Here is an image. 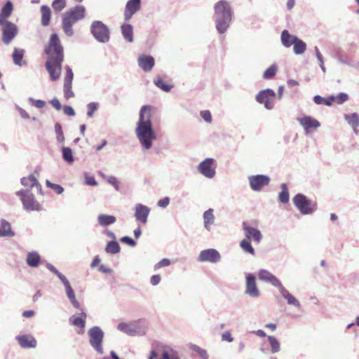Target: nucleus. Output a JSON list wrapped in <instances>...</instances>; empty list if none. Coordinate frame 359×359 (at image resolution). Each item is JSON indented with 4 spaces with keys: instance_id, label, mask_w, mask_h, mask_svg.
I'll use <instances>...</instances> for the list:
<instances>
[{
    "instance_id": "nucleus-23",
    "label": "nucleus",
    "mask_w": 359,
    "mask_h": 359,
    "mask_svg": "<svg viewBox=\"0 0 359 359\" xmlns=\"http://www.w3.org/2000/svg\"><path fill=\"white\" fill-rule=\"evenodd\" d=\"M15 339L23 348H34L37 345L36 339L31 334L18 335Z\"/></svg>"
},
{
    "instance_id": "nucleus-29",
    "label": "nucleus",
    "mask_w": 359,
    "mask_h": 359,
    "mask_svg": "<svg viewBox=\"0 0 359 359\" xmlns=\"http://www.w3.org/2000/svg\"><path fill=\"white\" fill-rule=\"evenodd\" d=\"M344 118L348 124L353 128L354 133L358 134V127L359 126V115L357 113L345 114Z\"/></svg>"
},
{
    "instance_id": "nucleus-26",
    "label": "nucleus",
    "mask_w": 359,
    "mask_h": 359,
    "mask_svg": "<svg viewBox=\"0 0 359 359\" xmlns=\"http://www.w3.org/2000/svg\"><path fill=\"white\" fill-rule=\"evenodd\" d=\"M203 220L204 228L208 231H210L212 229V226L215 224V221L214 210L212 208H209L208 210L203 212Z\"/></svg>"
},
{
    "instance_id": "nucleus-14",
    "label": "nucleus",
    "mask_w": 359,
    "mask_h": 359,
    "mask_svg": "<svg viewBox=\"0 0 359 359\" xmlns=\"http://www.w3.org/2000/svg\"><path fill=\"white\" fill-rule=\"evenodd\" d=\"M245 293L252 298H258L261 295L255 277L252 273H247L245 275Z\"/></svg>"
},
{
    "instance_id": "nucleus-1",
    "label": "nucleus",
    "mask_w": 359,
    "mask_h": 359,
    "mask_svg": "<svg viewBox=\"0 0 359 359\" xmlns=\"http://www.w3.org/2000/svg\"><path fill=\"white\" fill-rule=\"evenodd\" d=\"M151 110L152 107L150 105L142 106L136 123L135 135L143 151L151 149L157 140L151 122Z\"/></svg>"
},
{
    "instance_id": "nucleus-22",
    "label": "nucleus",
    "mask_w": 359,
    "mask_h": 359,
    "mask_svg": "<svg viewBox=\"0 0 359 359\" xmlns=\"http://www.w3.org/2000/svg\"><path fill=\"white\" fill-rule=\"evenodd\" d=\"M141 0H128L126 3L124 19L128 21L133 15L140 9Z\"/></svg>"
},
{
    "instance_id": "nucleus-11",
    "label": "nucleus",
    "mask_w": 359,
    "mask_h": 359,
    "mask_svg": "<svg viewBox=\"0 0 359 359\" xmlns=\"http://www.w3.org/2000/svg\"><path fill=\"white\" fill-rule=\"evenodd\" d=\"M275 92L270 88H267L259 91L255 99L259 104H263L266 109L271 110L275 105Z\"/></svg>"
},
{
    "instance_id": "nucleus-49",
    "label": "nucleus",
    "mask_w": 359,
    "mask_h": 359,
    "mask_svg": "<svg viewBox=\"0 0 359 359\" xmlns=\"http://www.w3.org/2000/svg\"><path fill=\"white\" fill-rule=\"evenodd\" d=\"M154 84L162 90L165 92H169L171 90V86L165 83V82L161 78H158L154 80Z\"/></svg>"
},
{
    "instance_id": "nucleus-38",
    "label": "nucleus",
    "mask_w": 359,
    "mask_h": 359,
    "mask_svg": "<svg viewBox=\"0 0 359 359\" xmlns=\"http://www.w3.org/2000/svg\"><path fill=\"white\" fill-rule=\"evenodd\" d=\"M306 49V43L297 37L294 43L293 44L294 53L295 55H302L305 52Z\"/></svg>"
},
{
    "instance_id": "nucleus-41",
    "label": "nucleus",
    "mask_w": 359,
    "mask_h": 359,
    "mask_svg": "<svg viewBox=\"0 0 359 359\" xmlns=\"http://www.w3.org/2000/svg\"><path fill=\"white\" fill-rule=\"evenodd\" d=\"M271 347V352L276 353L280 351V344L278 340L273 336L267 337Z\"/></svg>"
},
{
    "instance_id": "nucleus-64",
    "label": "nucleus",
    "mask_w": 359,
    "mask_h": 359,
    "mask_svg": "<svg viewBox=\"0 0 359 359\" xmlns=\"http://www.w3.org/2000/svg\"><path fill=\"white\" fill-rule=\"evenodd\" d=\"M161 279L160 275H154L150 278V283L154 286L157 285L160 283Z\"/></svg>"
},
{
    "instance_id": "nucleus-58",
    "label": "nucleus",
    "mask_w": 359,
    "mask_h": 359,
    "mask_svg": "<svg viewBox=\"0 0 359 359\" xmlns=\"http://www.w3.org/2000/svg\"><path fill=\"white\" fill-rule=\"evenodd\" d=\"M121 241L122 243H127L128 245H129L131 247H135L136 245V242L133 239H132L131 238H130L128 236L122 237L121 238Z\"/></svg>"
},
{
    "instance_id": "nucleus-53",
    "label": "nucleus",
    "mask_w": 359,
    "mask_h": 359,
    "mask_svg": "<svg viewBox=\"0 0 359 359\" xmlns=\"http://www.w3.org/2000/svg\"><path fill=\"white\" fill-rule=\"evenodd\" d=\"M46 267L48 269H49L51 272H53V273H55L57 277L58 278L61 280L62 279H63L65 277H66L65 275H63L62 273H60L53 265H52L51 264H46Z\"/></svg>"
},
{
    "instance_id": "nucleus-56",
    "label": "nucleus",
    "mask_w": 359,
    "mask_h": 359,
    "mask_svg": "<svg viewBox=\"0 0 359 359\" xmlns=\"http://www.w3.org/2000/svg\"><path fill=\"white\" fill-rule=\"evenodd\" d=\"M201 116L204 119V121L208 123L212 122V115L210 111L204 110L201 111L200 113Z\"/></svg>"
},
{
    "instance_id": "nucleus-30",
    "label": "nucleus",
    "mask_w": 359,
    "mask_h": 359,
    "mask_svg": "<svg viewBox=\"0 0 359 359\" xmlns=\"http://www.w3.org/2000/svg\"><path fill=\"white\" fill-rule=\"evenodd\" d=\"M121 34L125 39L129 43L133 42V27L130 24L124 23L122 25L121 27Z\"/></svg>"
},
{
    "instance_id": "nucleus-6",
    "label": "nucleus",
    "mask_w": 359,
    "mask_h": 359,
    "mask_svg": "<svg viewBox=\"0 0 359 359\" xmlns=\"http://www.w3.org/2000/svg\"><path fill=\"white\" fill-rule=\"evenodd\" d=\"M292 202L302 215L313 214L317 210L316 202L309 200L302 194H297L292 198Z\"/></svg>"
},
{
    "instance_id": "nucleus-37",
    "label": "nucleus",
    "mask_w": 359,
    "mask_h": 359,
    "mask_svg": "<svg viewBox=\"0 0 359 359\" xmlns=\"http://www.w3.org/2000/svg\"><path fill=\"white\" fill-rule=\"evenodd\" d=\"M41 24L43 26H47L50 23V15H51V11L48 6H42L41 7Z\"/></svg>"
},
{
    "instance_id": "nucleus-12",
    "label": "nucleus",
    "mask_w": 359,
    "mask_h": 359,
    "mask_svg": "<svg viewBox=\"0 0 359 359\" xmlns=\"http://www.w3.org/2000/svg\"><path fill=\"white\" fill-rule=\"evenodd\" d=\"M0 25L2 27V41L4 43L8 45L17 36L18 27L10 21L1 22Z\"/></svg>"
},
{
    "instance_id": "nucleus-44",
    "label": "nucleus",
    "mask_w": 359,
    "mask_h": 359,
    "mask_svg": "<svg viewBox=\"0 0 359 359\" xmlns=\"http://www.w3.org/2000/svg\"><path fill=\"white\" fill-rule=\"evenodd\" d=\"M240 247L244 252H248L251 255H255V251L250 243V241H248V239L245 238L241 241L240 243Z\"/></svg>"
},
{
    "instance_id": "nucleus-43",
    "label": "nucleus",
    "mask_w": 359,
    "mask_h": 359,
    "mask_svg": "<svg viewBox=\"0 0 359 359\" xmlns=\"http://www.w3.org/2000/svg\"><path fill=\"white\" fill-rule=\"evenodd\" d=\"M62 158L65 161H66L69 164H72L74 159L72 154V151L69 147H62Z\"/></svg>"
},
{
    "instance_id": "nucleus-24",
    "label": "nucleus",
    "mask_w": 359,
    "mask_h": 359,
    "mask_svg": "<svg viewBox=\"0 0 359 359\" xmlns=\"http://www.w3.org/2000/svg\"><path fill=\"white\" fill-rule=\"evenodd\" d=\"M83 311V309L81 310ZM86 314L83 311L81 312V316H76L73 315L69 319V322L71 325L77 327L79 329L76 332L79 334L84 333V328L86 325Z\"/></svg>"
},
{
    "instance_id": "nucleus-62",
    "label": "nucleus",
    "mask_w": 359,
    "mask_h": 359,
    "mask_svg": "<svg viewBox=\"0 0 359 359\" xmlns=\"http://www.w3.org/2000/svg\"><path fill=\"white\" fill-rule=\"evenodd\" d=\"M63 111L67 116H74L75 115V111L71 106H65L63 107Z\"/></svg>"
},
{
    "instance_id": "nucleus-8",
    "label": "nucleus",
    "mask_w": 359,
    "mask_h": 359,
    "mask_svg": "<svg viewBox=\"0 0 359 359\" xmlns=\"http://www.w3.org/2000/svg\"><path fill=\"white\" fill-rule=\"evenodd\" d=\"M90 32L93 37L100 43H106L110 39L109 29L102 21H93L90 26Z\"/></svg>"
},
{
    "instance_id": "nucleus-36",
    "label": "nucleus",
    "mask_w": 359,
    "mask_h": 359,
    "mask_svg": "<svg viewBox=\"0 0 359 359\" xmlns=\"http://www.w3.org/2000/svg\"><path fill=\"white\" fill-rule=\"evenodd\" d=\"M14 232L12 231L11 224L6 220L1 221L0 237H12Z\"/></svg>"
},
{
    "instance_id": "nucleus-3",
    "label": "nucleus",
    "mask_w": 359,
    "mask_h": 359,
    "mask_svg": "<svg viewBox=\"0 0 359 359\" xmlns=\"http://www.w3.org/2000/svg\"><path fill=\"white\" fill-rule=\"evenodd\" d=\"M215 28L219 34H224L230 27L233 18V9L230 3L220 0L214 5Z\"/></svg>"
},
{
    "instance_id": "nucleus-61",
    "label": "nucleus",
    "mask_w": 359,
    "mask_h": 359,
    "mask_svg": "<svg viewBox=\"0 0 359 359\" xmlns=\"http://www.w3.org/2000/svg\"><path fill=\"white\" fill-rule=\"evenodd\" d=\"M50 103L57 111H60L62 109V104L57 98L52 99Z\"/></svg>"
},
{
    "instance_id": "nucleus-25",
    "label": "nucleus",
    "mask_w": 359,
    "mask_h": 359,
    "mask_svg": "<svg viewBox=\"0 0 359 359\" xmlns=\"http://www.w3.org/2000/svg\"><path fill=\"white\" fill-rule=\"evenodd\" d=\"M138 65L144 72H150L155 65L154 58L150 55H142L137 60Z\"/></svg>"
},
{
    "instance_id": "nucleus-46",
    "label": "nucleus",
    "mask_w": 359,
    "mask_h": 359,
    "mask_svg": "<svg viewBox=\"0 0 359 359\" xmlns=\"http://www.w3.org/2000/svg\"><path fill=\"white\" fill-rule=\"evenodd\" d=\"M278 70V67L276 65L273 64L271 65L268 69H266L263 74V78L264 79H272L276 74Z\"/></svg>"
},
{
    "instance_id": "nucleus-57",
    "label": "nucleus",
    "mask_w": 359,
    "mask_h": 359,
    "mask_svg": "<svg viewBox=\"0 0 359 359\" xmlns=\"http://www.w3.org/2000/svg\"><path fill=\"white\" fill-rule=\"evenodd\" d=\"M107 182L109 184H111V185H113L116 191L119 190V185H118L117 179L115 177H114V176L108 177Z\"/></svg>"
},
{
    "instance_id": "nucleus-60",
    "label": "nucleus",
    "mask_w": 359,
    "mask_h": 359,
    "mask_svg": "<svg viewBox=\"0 0 359 359\" xmlns=\"http://www.w3.org/2000/svg\"><path fill=\"white\" fill-rule=\"evenodd\" d=\"M169 203H170L169 197H165L164 198L159 200L157 203V205L158 207L165 208L169 205Z\"/></svg>"
},
{
    "instance_id": "nucleus-42",
    "label": "nucleus",
    "mask_w": 359,
    "mask_h": 359,
    "mask_svg": "<svg viewBox=\"0 0 359 359\" xmlns=\"http://www.w3.org/2000/svg\"><path fill=\"white\" fill-rule=\"evenodd\" d=\"M313 101L317 104H325L327 106H330L334 101V96L331 95L327 98H323L320 95H315L313 97Z\"/></svg>"
},
{
    "instance_id": "nucleus-10",
    "label": "nucleus",
    "mask_w": 359,
    "mask_h": 359,
    "mask_svg": "<svg viewBox=\"0 0 359 359\" xmlns=\"http://www.w3.org/2000/svg\"><path fill=\"white\" fill-rule=\"evenodd\" d=\"M217 163L213 158H206L198 165V171L205 177L212 179L216 175Z\"/></svg>"
},
{
    "instance_id": "nucleus-63",
    "label": "nucleus",
    "mask_w": 359,
    "mask_h": 359,
    "mask_svg": "<svg viewBox=\"0 0 359 359\" xmlns=\"http://www.w3.org/2000/svg\"><path fill=\"white\" fill-rule=\"evenodd\" d=\"M16 109L22 118L29 119L30 118L29 114L20 107L17 106Z\"/></svg>"
},
{
    "instance_id": "nucleus-20",
    "label": "nucleus",
    "mask_w": 359,
    "mask_h": 359,
    "mask_svg": "<svg viewBox=\"0 0 359 359\" xmlns=\"http://www.w3.org/2000/svg\"><path fill=\"white\" fill-rule=\"evenodd\" d=\"M243 229L245 233V239L252 241L256 243H259L262 238L261 231L252 226H248L245 222L243 223Z\"/></svg>"
},
{
    "instance_id": "nucleus-39",
    "label": "nucleus",
    "mask_w": 359,
    "mask_h": 359,
    "mask_svg": "<svg viewBox=\"0 0 359 359\" xmlns=\"http://www.w3.org/2000/svg\"><path fill=\"white\" fill-rule=\"evenodd\" d=\"M74 24V22L69 21L67 19H65L64 18H62V27L63 32L69 37L72 36L74 34V29L72 27Z\"/></svg>"
},
{
    "instance_id": "nucleus-35",
    "label": "nucleus",
    "mask_w": 359,
    "mask_h": 359,
    "mask_svg": "<svg viewBox=\"0 0 359 359\" xmlns=\"http://www.w3.org/2000/svg\"><path fill=\"white\" fill-rule=\"evenodd\" d=\"M161 359H180L179 353L170 346L163 348Z\"/></svg>"
},
{
    "instance_id": "nucleus-45",
    "label": "nucleus",
    "mask_w": 359,
    "mask_h": 359,
    "mask_svg": "<svg viewBox=\"0 0 359 359\" xmlns=\"http://www.w3.org/2000/svg\"><path fill=\"white\" fill-rule=\"evenodd\" d=\"M282 191L278 196L279 201L283 203H287L289 201V191L286 184L281 185Z\"/></svg>"
},
{
    "instance_id": "nucleus-5",
    "label": "nucleus",
    "mask_w": 359,
    "mask_h": 359,
    "mask_svg": "<svg viewBox=\"0 0 359 359\" xmlns=\"http://www.w3.org/2000/svg\"><path fill=\"white\" fill-rule=\"evenodd\" d=\"M117 330L128 336L143 337L148 330V324L143 319H139L130 323L122 322L118 324Z\"/></svg>"
},
{
    "instance_id": "nucleus-19",
    "label": "nucleus",
    "mask_w": 359,
    "mask_h": 359,
    "mask_svg": "<svg viewBox=\"0 0 359 359\" xmlns=\"http://www.w3.org/2000/svg\"><path fill=\"white\" fill-rule=\"evenodd\" d=\"M134 210V216L136 221L143 224H146L147 222L151 209L147 205L141 203H137L135 205Z\"/></svg>"
},
{
    "instance_id": "nucleus-13",
    "label": "nucleus",
    "mask_w": 359,
    "mask_h": 359,
    "mask_svg": "<svg viewBox=\"0 0 359 359\" xmlns=\"http://www.w3.org/2000/svg\"><path fill=\"white\" fill-rule=\"evenodd\" d=\"M222 259V257L219 251L214 248H209L201 250L198 256L197 260L199 262H210L217 263Z\"/></svg>"
},
{
    "instance_id": "nucleus-40",
    "label": "nucleus",
    "mask_w": 359,
    "mask_h": 359,
    "mask_svg": "<svg viewBox=\"0 0 359 359\" xmlns=\"http://www.w3.org/2000/svg\"><path fill=\"white\" fill-rule=\"evenodd\" d=\"M120 250V245L116 241L108 242L105 248L106 252L111 255L117 254Z\"/></svg>"
},
{
    "instance_id": "nucleus-9",
    "label": "nucleus",
    "mask_w": 359,
    "mask_h": 359,
    "mask_svg": "<svg viewBox=\"0 0 359 359\" xmlns=\"http://www.w3.org/2000/svg\"><path fill=\"white\" fill-rule=\"evenodd\" d=\"M89 344L92 348L99 354L104 353L102 346L104 333L99 326H93L88 332Z\"/></svg>"
},
{
    "instance_id": "nucleus-18",
    "label": "nucleus",
    "mask_w": 359,
    "mask_h": 359,
    "mask_svg": "<svg viewBox=\"0 0 359 359\" xmlns=\"http://www.w3.org/2000/svg\"><path fill=\"white\" fill-rule=\"evenodd\" d=\"M297 121L304 128L306 134L309 133L312 129L316 130L320 126V122L310 116H304L298 118Z\"/></svg>"
},
{
    "instance_id": "nucleus-4",
    "label": "nucleus",
    "mask_w": 359,
    "mask_h": 359,
    "mask_svg": "<svg viewBox=\"0 0 359 359\" xmlns=\"http://www.w3.org/2000/svg\"><path fill=\"white\" fill-rule=\"evenodd\" d=\"M259 279L264 283H270L273 287L278 288L282 297L286 300L288 305L296 309L301 308L300 302L292 294L289 290L282 284L281 281L272 273L266 269H260L258 272Z\"/></svg>"
},
{
    "instance_id": "nucleus-52",
    "label": "nucleus",
    "mask_w": 359,
    "mask_h": 359,
    "mask_svg": "<svg viewBox=\"0 0 359 359\" xmlns=\"http://www.w3.org/2000/svg\"><path fill=\"white\" fill-rule=\"evenodd\" d=\"M348 99V95L344 93H340L337 96H334V101L339 104H343L344 102L347 101Z\"/></svg>"
},
{
    "instance_id": "nucleus-32",
    "label": "nucleus",
    "mask_w": 359,
    "mask_h": 359,
    "mask_svg": "<svg viewBox=\"0 0 359 359\" xmlns=\"http://www.w3.org/2000/svg\"><path fill=\"white\" fill-rule=\"evenodd\" d=\"M13 11V5L11 1H7L2 8L0 13V23L9 22L7 19L11 16Z\"/></svg>"
},
{
    "instance_id": "nucleus-33",
    "label": "nucleus",
    "mask_w": 359,
    "mask_h": 359,
    "mask_svg": "<svg viewBox=\"0 0 359 359\" xmlns=\"http://www.w3.org/2000/svg\"><path fill=\"white\" fill-rule=\"evenodd\" d=\"M41 257L36 251L30 252L27 255V264L30 267H37L39 264Z\"/></svg>"
},
{
    "instance_id": "nucleus-48",
    "label": "nucleus",
    "mask_w": 359,
    "mask_h": 359,
    "mask_svg": "<svg viewBox=\"0 0 359 359\" xmlns=\"http://www.w3.org/2000/svg\"><path fill=\"white\" fill-rule=\"evenodd\" d=\"M191 349L197 353L203 359H208V354L205 349L201 348L196 344H192L190 346Z\"/></svg>"
},
{
    "instance_id": "nucleus-17",
    "label": "nucleus",
    "mask_w": 359,
    "mask_h": 359,
    "mask_svg": "<svg viewBox=\"0 0 359 359\" xmlns=\"http://www.w3.org/2000/svg\"><path fill=\"white\" fill-rule=\"evenodd\" d=\"M269 182L270 178L264 175H252L249 177L250 188L256 191H259L264 187L267 186Z\"/></svg>"
},
{
    "instance_id": "nucleus-55",
    "label": "nucleus",
    "mask_w": 359,
    "mask_h": 359,
    "mask_svg": "<svg viewBox=\"0 0 359 359\" xmlns=\"http://www.w3.org/2000/svg\"><path fill=\"white\" fill-rule=\"evenodd\" d=\"M85 183L89 186H96L97 184L95 177L90 176L87 172L84 173Z\"/></svg>"
},
{
    "instance_id": "nucleus-27",
    "label": "nucleus",
    "mask_w": 359,
    "mask_h": 359,
    "mask_svg": "<svg viewBox=\"0 0 359 359\" xmlns=\"http://www.w3.org/2000/svg\"><path fill=\"white\" fill-rule=\"evenodd\" d=\"M297 36L290 34L288 30L284 29L281 32L280 41L285 48H290L294 43Z\"/></svg>"
},
{
    "instance_id": "nucleus-59",
    "label": "nucleus",
    "mask_w": 359,
    "mask_h": 359,
    "mask_svg": "<svg viewBox=\"0 0 359 359\" xmlns=\"http://www.w3.org/2000/svg\"><path fill=\"white\" fill-rule=\"evenodd\" d=\"M222 340L232 342L233 341V338L232 337L230 331L224 332L221 336Z\"/></svg>"
},
{
    "instance_id": "nucleus-28",
    "label": "nucleus",
    "mask_w": 359,
    "mask_h": 359,
    "mask_svg": "<svg viewBox=\"0 0 359 359\" xmlns=\"http://www.w3.org/2000/svg\"><path fill=\"white\" fill-rule=\"evenodd\" d=\"M21 184L24 187H29L30 188L36 187L39 191L41 190V184L33 175L22 177L21 179Z\"/></svg>"
},
{
    "instance_id": "nucleus-34",
    "label": "nucleus",
    "mask_w": 359,
    "mask_h": 359,
    "mask_svg": "<svg viewBox=\"0 0 359 359\" xmlns=\"http://www.w3.org/2000/svg\"><path fill=\"white\" fill-rule=\"evenodd\" d=\"M97 221L102 226H107L114 224L116 219L113 215L101 214L98 215Z\"/></svg>"
},
{
    "instance_id": "nucleus-2",
    "label": "nucleus",
    "mask_w": 359,
    "mask_h": 359,
    "mask_svg": "<svg viewBox=\"0 0 359 359\" xmlns=\"http://www.w3.org/2000/svg\"><path fill=\"white\" fill-rule=\"evenodd\" d=\"M45 53L48 55L46 69L50 74V79L55 81L60 77L62 63L64 60L63 47L57 34L50 35Z\"/></svg>"
},
{
    "instance_id": "nucleus-21",
    "label": "nucleus",
    "mask_w": 359,
    "mask_h": 359,
    "mask_svg": "<svg viewBox=\"0 0 359 359\" xmlns=\"http://www.w3.org/2000/svg\"><path fill=\"white\" fill-rule=\"evenodd\" d=\"M61 282L62 283L65 287L66 295L68 297L72 306L77 309L82 310L79 302L76 298L75 292L73 288L72 287L70 282L67 278V277H65L63 279H62Z\"/></svg>"
},
{
    "instance_id": "nucleus-50",
    "label": "nucleus",
    "mask_w": 359,
    "mask_h": 359,
    "mask_svg": "<svg viewBox=\"0 0 359 359\" xmlns=\"http://www.w3.org/2000/svg\"><path fill=\"white\" fill-rule=\"evenodd\" d=\"M52 6L55 12L59 13L66 6V0H55Z\"/></svg>"
},
{
    "instance_id": "nucleus-47",
    "label": "nucleus",
    "mask_w": 359,
    "mask_h": 359,
    "mask_svg": "<svg viewBox=\"0 0 359 359\" xmlns=\"http://www.w3.org/2000/svg\"><path fill=\"white\" fill-rule=\"evenodd\" d=\"M55 130L57 142L60 143H63L65 142V136L62 132V126L59 123H55Z\"/></svg>"
},
{
    "instance_id": "nucleus-51",
    "label": "nucleus",
    "mask_w": 359,
    "mask_h": 359,
    "mask_svg": "<svg viewBox=\"0 0 359 359\" xmlns=\"http://www.w3.org/2000/svg\"><path fill=\"white\" fill-rule=\"evenodd\" d=\"M87 108H88L87 116L89 118H92L94 115L95 111H97L98 109V103L94 102H90L88 104Z\"/></svg>"
},
{
    "instance_id": "nucleus-7",
    "label": "nucleus",
    "mask_w": 359,
    "mask_h": 359,
    "mask_svg": "<svg viewBox=\"0 0 359 359\" xmlns=\"http://www.w3.org/2000/svg\"><path fill=\"white\" fill-rule=\"evenodd\" d=\"M16 195L20 198L23 208L27 211H41L42 205L35 198L29 190L22 189Z\"/></svg>"
},
{
    "instance_id": "nucleus-15",
    "label": "nucleus",
    "mask_w": 359,
    "mask_h": 359,
    "mask_svg": "<svg viewBox=\"0 0 359 359\" xmlns=\"http://www.w3.org/2000/svg\"><path fill=\"white\" fill-rule=\"evenodd\" d=\"M86 8L82 5H77L62 15V18L67 19L69 21L76 23L85 18Z\"/></svg>"
},
{
    "instance_id": "nucleus-54",
    "label": "nucleus",
    "mask_w": 359,
    "mask_h": 359,
    "mask_svg": "<svg viewBox=\"0 0 359 359\" xmlns=\"http://www.w3.org/2000/svg\"><path fill=\"white\" fill-rule=\"evenodd\" d=\"M169 265H170V259L164 258L154 265V269L158 270L162 267L168 266Z\"/></svg>"
},
{
    "instance_id": "nucleus-31",
    "label": "nucleus",
    "mask_w": 359,
    "mask_h": 359,
    "mask_svg": "<svg viewBox=\"0 0 359 359\" xmlns=\"http://www.w3.org/2000/svg\"><path fill=\"white\" fill-rule=\"evenodd\" d=\"M24 50L15 48L13 53V60L15 65L20 67L26 65V62L23 60Z\"/></svg>"
},
{
    "instance_id": "nucleus-16",
    "label": "nucleus",
    "mask_w": 359,
    "mask_h": 359,
    "mask_svg": "<svg viewBox=\"0 0 359 359\" xmlns=\"http://www.w3.org/2000/svg\"><path fill=\"white\" fill-rule=\"evenodd\" d=\"M66 75L64 79L63 92L64 97L69 100L74 97V93L72 90V80L74 73L69 66L65 67Z\"/></svg>"
}]
</instances>
